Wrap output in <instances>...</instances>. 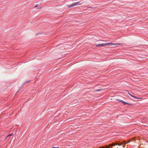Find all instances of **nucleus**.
Instances as JSON below:
<instances>
[{"mask_svg":"<svg viewBox=\"0 0 148 148\" xmlns=\"http://www.w3.org/2000/svg\"><path fill=\"white\" fill-rule=\"evenodd\" d=\"M122 43H113L111 42L106 43H102V47H104L106 46H109L111 45H122L123 44Z\"/></svg>","mask_w":148,"mask_h":148,"instance_id":"1","label":"nucleus"},{"mask_svg":"<svg viewBox=\"0 0 148 148\" xmlns=\"http://www.w3.org/2000/svg\"><path fill=\"white\" fill-rule=\"evenodd\" d=\"M117 100L119 101L120 102H121L122 103H123V104H124V105L128 104V105H133L132 104L128 103L126 102H125V101H122V100H119V99H118V100Z\"/></svg>","mask_w":148,"mask_h":148,"instance_id":"2","label":"nucleus"},{"mask_svg":"<svg viewBox=\"0 0 148 148\" xmlns=\"http://www.w3.org/2000/svg\"><path fill=\"white\" fill-rule=\"evenodd\" d=\"M75 6V3H73L70 5H67L68 8H69L70 7H71L74 6Z\"/></svg>","mask_w":148,"mask_h":148,"instance_id":"3","label":"nucleus"},{"mask_svg":"<svg viewBox=\"0 0 148 148\" xmlns=\"http://www.w3.org/2000/svg\"><path fill=\"white\" fill-rule=\"evenodd\" d=\"M110 145H106L104 146H102V148H109L110 147Z\"/></svg>","mask_w":148,"mask_h":148,"instance_id":"4","label":"nucleus"},{"mask_svg":"<svg viewBox=\"0 0 148 148\" xmlns=\"http://www.w3.org/2000/svg\"><path fill=\"white\" fill-rule=\"evenodd\" d=\"M80 3V1L75 3V5H81L82 4V3Z\"/></svg>","mask_w":148,"mask_h":148,"instance_id":"5","label":"nucleus"},{"mask_svg":"<svg viewBox=\"0 0 148 148\" xmlns=\"http://www.w3.org/2000/svg\"><path fill=\"white\" fill-rule=\"evenodd\" d=\"M13 134V133L11 134H9L5 138V139H7V138L9 136H12Z\"/></svg>","mask_w":148,"mask_h":148,"instance_id":"6","label":"nucleus"},{"mask_svg":"<svg viewBox=\"0 0 148 148\" xmlns=\"http://www.w3.org/2000/svg\"><path fill=\"white\" fill-rule=\"evenodd\" d=\"M96 47H99V46H102V44H97L95 45Z\"/></svg>","mask_w":148,"mask_h":148,"instance_id":"7","label":"nucleus"},{"mask_svg":"<svg viewBox=\"0 0 148 148\" xmlns=\"http://www.w3.org/2000/svg\"><path fill=\"white\" fill-rule=\"evenodd\" d=\"M119 145V143L117 142V143H115L112 144V145L114 146L115 145Z\"/></svg>","mask_w":148,"mask_h":148,"instance_id":"8","label":"nucleus"},{"mask_svg":"<svg viewBox=\"0 0 148 148\" xmlns=\"http://www.w3.org/2000/svg\"><path fill=\"white\" fill-rule=\"evenodd\" d=\"M134 97H133V98H135V99H142L141 98H138L137 97H136V96H134Z\"/></svg>","mask_w":148,"mask_h":148,"instance_id":"9","label":"nucleus"},{"mask_svg":"<svg viewBox=\"0 0 148 148\" xmlns=\"http://www.w3.org/2000/svg\"><path fill=\"white\" fill-rule=\"evenodd\" d=\"M128 94L130 96H131L132 97H134V95H131V94H130V93L129 92H128Z\"/></svg>","mask_w":148,"mask_h":148,"instance_id":"10","label":"nucleus"},{"mask_svg":"<svg viewBox=\"0 0 148 148\" xmlns=\"http://www.w3.org/2000/svg\"><path fill=\"white\" fill-rule=\"evenodd\" d=\"M29 82V81H26V82H25V83H23V84H25L26 83H28Z\"/></svg>","mask_w":148,"mask_h":148,"instance_id":"11","label":"nucleus"},{"mask_svg":"<svg viewBox=\"0 0 148 148\" xmlns=\"http://www.w3.org/2000/svg\"><path fill=\"white\" fill-rule=\"evenodd\" d=\"M123 144V143H119L118 145L119 146H121V145H122Z\"/></svg>","mask_w":148,"mask_h":148,"instance_id":"12","label":"nucleus"},{"mask_svg":"<svg viewBox=\"0 0 148 148\" xmlns=\"http://www.w3.org/2000/svg\"><path fill=\"white\" fill-rule=\"evenodd\" d=\"M101 90H102V89L97 90H95V91H99Z\"/></svg>","mask_w":148,"mask_h":148,"instance_id":"13","label":"nucleus"},{"mask_svg":"<svg viewBox=\"0 0 148 148\" xmlns=\"http://www.w3.org/2000/svg\"><path fill=\"white\" fill-rule=\"evenodd\" d=\"M52 148H59V147H53Z\"/></svg>","mask_w":148,"mask_h":148,"instance_id":"14","label":"nucleus"},{"mask_svg":"<svg viewBox=\"0 0 148 148\" xmlns=\"http://www.w3.org/2000/svg\"><path fill=\"white\" fill-rule=\"evenodd\" d=\"M38 6V4H37L34 7V8H35V7H37Z\"/></svg>","mask_w":148,"mask_h":148,"instance_id":"15","label":"nucleus"},{"mask_svg":"<svg viewBox=\"0 0 148 148\" xmlns=\"http://www.w3.org/2000/svg\"><path fill=\"white\" fill-rule=\"evenodd\" d=\"M88 8H92V7H88Z\"/></svg>","mask_w":148,"mask_h":148,"instance_id":"16","label":"nucleus"},{"mask_svg":"<svg viewBox=\"0 0 148 148\" xmlns=\"http://www.w3.org/2000/svg\"><path fill=\"white\" fill-rule=\"evenodd\" d=\"M129 142H127V143H125V144H126L128 143Z\"/></svg>","mask_w":148,"mask_h":148,"instance_id":"17","label":"nucleus"},{"mask_svg":"<svg viewBox=\"0 0 148 148\" xmlns=\"http://www.w3.org/2000/svg\"><path fill=\"white\" fill-rule=\"evenodd\" d=\"M125 145H124L123 146V147L124 148H125Z\"/></svg>","mask_w":148,"mask_h":148,"instance_id":"18","label":"nucleus"},{"mask_svg":"<svg viewBox=\"0 0 148 148\" xmlns=\"http://www.w3.org/2000/svg\"><path fill=\"white\" fill-rule=\"evenodd\" d=\"M41 8V7L40 8H38V9H40V8Z\"/></svg>","mask_w":148,"mask_h":148,"instance_id":"19","label":"nucleus"}]
</instances>
